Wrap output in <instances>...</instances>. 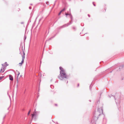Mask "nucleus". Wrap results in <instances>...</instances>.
<instances>
[{
  "label": "nucleus",
  "mask_w": 124,
  "mask_h": 124,
  "mask_svg": "<svg viewBox=\"0 0 124 124\" xmlns=\"http://www.w3.org/2000/svg\"><path fill=\"white\" fill-rule=\"evenodd\" d=\"M6 67V66L5 65L2 64L0 66V73L3 72Z\"/></svg>",
  "instance_id": "f03ea898"
},
{
  "label": "nucleus",
  "mask_w": 124,
  "mask_h": 124,
  "mask_svg": "<svg viewBox=\"0 0 124 124\" xmlns=\"http://www.w3.org/2000/svg\"><path fill=\"white\" fill-rule=\"evenodd\" d=\"M24 56H23V58H22V60L21 63H19V64H20V66H21L22 65L23 63L24 62Z\"/></svg>",
  "instance_id": "7ed1b4c3"
},
{
  "label": "nucleus",
  "mask_w": 124,
  "mask_h": 124,
  "mask_svg": "<svg viewBox=\"0 0 124 124\" xmlns=\"http://www.w3.org/2000/svg\"><path fill=\"white\" fill-rule=\"evenodd\" d=\"M62 11H61L60 12V13L59 14V15H60V14H61V12H62Z\"/></svg>",
  "instance_id": "9d476101"
},
{
  "label": "nucleus",
  "mask_w": 124,
  "mask_h": 124,
  "mask_svg": "<svg viewBox=\"0 0 124 124\" xmlns=\"http://www.w3.org/2000/svg\"><path fill=\"white\" fill-rule=\"evenodd\" d=\"M23 55L22 56V58H23V56H24V58H25V54L24 52V51H23Z\"/></svg>",
  "instance_id": "423d86ee"
},
{
  "label": "nucleus",
  "mask_w": 124,
  "mask_h": 124,
  "mask_svg": "<svg viewBox=\"0 0 124 124\" xmlns=\"http://www.w3.org/2000/svg\"><path fill=\"white\" fill-rule=\"evenodd\" d=\"M65 10V9L64 8L61 11L62 12V11H64Z\"/></svg>",
  "instance_id": "1a4fd4ad"
},
{
  "label": "nucleus",
  "mask_w": 124,
  "mask_h": 124,
  "mask_svg": "<svg viewBox=\"0 0 124 124\" xmlns=\"http://www.w3.org/2000/svg\"><path fill=\"white\" fill-rule=\"evenodd\" d=\"M60 76L58 77V78L61 80H62L64 78H66L67 77V75L66 73L62 67H60Z\"/></svg>",
  "instance_id": "f257e3e1"
},
{
  "label": "nucleus",
  "mask_w": 124,
  "mask_h": 124,
  "mask_svg": "<svg viewBox=\"0 0 124 124\" xmlns=\"http://www.w3.org/2000/svg\"><path fill=\"white\" fill-rule=\"evenodd\" d=\"M30 111H29V112H28V115H29V114H30Z\"/></svg>",
  "instance_id": "f8f14e48"
},
{
  "label": "nucleus",
  "mask_w": 124,
  "mask_h": 124,
  "mask_svg": "<svg viewBox=\"0 0 124 124\" xmlns=\"http://www.w3.org/2000/svg\"><path fill=\"white\" fill-rule=\"evenodd\" d=\"M9 79L11 80H13V78L12 76L11 75H9Z\"/></svg>",
  "instance_id": "39448f33"
},
{
  "label": "nucleus",
  "mask_w": 124,
  "mask_h": 124,
  "mask_svg": "<svg viewBox=\"0 0 124 124\" xmlns=\"http://www.w3.org/2000/svg\"><path fill=\"white\" fill-rule=\"evenodd\" d=\"M4 77L3 76H2L1 77H0V79H1Z\"/></svg>",
  "instance_id": "6e6552de"
},
{
  "label": "nucleus",
  "mask_w": 124,
  "mask_h": 124,
  "mask_svg": "<svg viewBox=\"0 0 124 124\" xmlns=\"http://www.w3.org/2000/svg\"><path fill=\"white\" fill-rule=\"evenodd\" d=\"M79 86V84H78V86Z\"/></svg>",
  "instance_id": "ddd939ff"
},
{
  "label": "nucleus",
  "mask_w": 124,
  "mask_h": 124,
  "mask_svg": "<svg viewBox=\"0 0 124 124\" xmlns=\"http://www.w3.org/2000/svg\"><path fill=\"white\" fill-rule=\"evenodd\" d=\"M16 72H17V73H18V76L20 74V73H19V72L18 71H16ZM18 77V76H17V77Z\"/></svg>",
  "instance_id": "0eeeda50"
},
{
  "label": "nucleus",
  "mask_w": 124,
  "mask_h": 124,
  "mask_svg": "<svg viewBox=\"0 0 124 124\" xmlns=\"http://www.w3.org/2000/svg\"><path fill=\"white\" fill-rule=\"evenodd\" d=\"M65 15H68V14H67V13H66L65 14Z\"/></svg>",
  "instance_id": "9b49d317"
},
{
  "label": "nucleus",
  "mask_w": 124,
  "mask_h": 124,
  "mask_svg": "<svg viewBox=\"0 0 124 124\" xmlns=\"http://www.w3.org/2000/svg\"><path fill=\"white\" fill-rule=\"evenodd\" d=\"M37 114V112L35 110V112L33 114H32V118L34 116H36Z\"/></svg>",
  "instance_id": "20e7f679"
}]
</instances>
